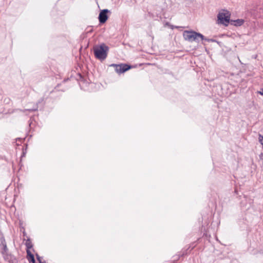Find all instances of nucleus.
<instances>
[{
    "label": "nucleus",
    "instance_id": "nucleus-9",
    "mask_svg": "<svg viewBox=\"0 0 263 263\" xmlns=\"http://www.w3.org/2000/svg\"><path fill=\"white\" fill-rule=\"evenodd\" d=\"M25 245L27 247V250H29L32 247V245L31 242L29 240H27L25 243Z\"/></svg>",
    "mask_w": 263,
    "mask_h": 263
},
{
    "label": "nucleus",
    "instance_id": "nucleus-4",
    "mask_svg": "<svg viewBox=\"0 0 263 263\" xmlns=\"http://www.w3.org/2000/svg\"><path fill=\"white\" fill-rule=\"evenodd\" d=\"M110 66L115 67L116 72L118 74L124 73L127 71L130 68V66L127 64H112Z\"/></svg>",
    "mask_w": 263,
    "mask_h": 263
},
{
    "label": "nucleus",
    "instance_id": "nucleus-8",
    "mask_svg": "<svg viewBox=\"0 0 263 263\" xmlns=\"http://www.w3.org/2000/svg\"><path fill=\"white\" fill-rule=\"evenodd\" d=\"M27 258L28 261L31 263H35V259L34 255L31 253V251L29 250H27Z\"/></svg>",
    "mask_w": 263,
    "mask_h": 263
},
{
    "label": "nucleus",
    "instance_id": "nucleus-13",
    "mask_svg": "<svg viewBox=\"0 0 263 263\" xmlns=\"http://www.w3.org/2000/svg\"><path fill=\"white\" fill-rule=\"evenodd\" d=\"M37 259H38L39 261L40 262V263H41V261H40V258H39V257H38V258H37Z\"/></svg>",
    "mask_w": 263,
    "mask_h": 263
},
{
    "label": "nucleus",
    "instance_id": "nucleus-6",
    "mask_svg": "<svg viewBox=\"0 0 263 263\" xmlns=\"http://www.w3.org/2000/svg\"><path fill=\"white\" fill-rule=\"evenodd\" d=\"M0 248L2 249V252H5L8 251V249L7 246L6 241L5 240L4 236L3 233L0 232Z\"/></svg>",
    "mask_w": 263,
    "mask_h": 263
},
{
    "label": "nucleus",
    "instance_id": "nucleus-1",
    "mask_svg": "<svg viewBox=\"0 0 263 263\" xmlns=\"http://www.w3.org/2000/svg\"><path fill=\"white\" fill-rule=\"evenodd\" d=\"M108 49V46L105 44L95 46L93 51L96 58L101 61L105 60L107 57Z\"/></svg>",
    "mask_w": 263,
    "mask_h": 263
},
{
    "label": "nucleus",
    "instance_id": "nucleus-3",
    "mask_svg": "<svg viewBox=\"0 0 263 263\" xmlns=\"http://www.w3.org/2000/svg\"><path fill=\"white\" fill-rule=\"evenodd\" d=\"M230 14L228 11L220 12L217 16L218 23L227 26L230 22Z\"/></svg>",
    "mask_w": 263,
    "mask_h": 263
},
{
    "label": "nucleus",
    "instance_id": "nucleus-12",
    "mask_svg": "<svg viewBox=\"0 0 263 263\" xmlns=\"http://www.w3.org/2000/svg\"><path fill=\"white\" fill-rule=\"evenodd\" d=\"M259 93L261 95H263V90L261 91H259Z\"/></svg>",
    "mask_w": 263,
    "mask_h": 263
},
{
    "label": "nucleus",
    "instance_id": "nucleus-7",
    "mask_svg": "<svg viewBox=\"0 0 263 263\" xmlns=\"http://www.w3.org/2000/svg\"><path fill=\"white\" fill-rule=\"evenodd\" d=\"M108 11L107 9H104L100 12L99 15V20L100 23H104L107 21L108 18L107 13Z\"/></svg>",
    "mask_w": 263,
    "mask_h": 263
},
{
    "label": "nucleus",
    "instance_id": "nucleus-2",
    "mask_svg": "<svg viewBox=\"0 0 263 263\" xmlns=\"http://www.w3.org/2000/svg\"><path fill=\"white\" fill-rule=\"evenodd\" d=\"M183 37L185 40L191 42L198 41L199 38L202 41L204 40H206L202 34L194 31H184L183 32Z\"/></svg>",
    "mask_w": 263,
    "mask_h": 263
},
{
    "label": "nucleus",
    "instance_id": "nucleus-11",
    "mask_svg": "<svg viewBox=\"0 0 263 263\" xmlns=\"http://www.w3.org/2000/svg\"><path fill=\"white\" fill-rule=\"evenodd\" d=\"M36 110H37V108H34V109H25V110H22V111L23 112H25L26 110H29V111H35Z\"/></svg>",
    "mask_w": 263,
    "mask_h": 263
},
{
    "label": "nucleus",
    "instance_id": "nucleus-10",
    "mask_svg": "<svg viewBox=\"0 0 263 263\" xmlns=\"http://www.w3.org/2000/svg\"><path fill=\"white\" fill-rule=\"evenodd\" d=\"M236 23L235 24V25L237 26H241L243 23V21L242 20H237L234 21Z\"/></svg>",
    "mask_w": 263,
    "mask_h": 263
},
{
    "label": "nucleus",
    "instance_id": "nucleus-5",
    "mask_svg": "<svg viewBox=\"0 0 263 263\" xmlns=\"http://www.w3.org/2000/svg\"><path fill=\"white\" fill-rule=\"evenodd\" d=\"M4 260L9 263H15L16 262L15 257L11 254L8 253V252L1 253Z\"/></svg>",
    "mask_w": 263,
    "mask_h": 263
}]
</instances>
